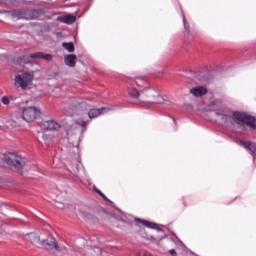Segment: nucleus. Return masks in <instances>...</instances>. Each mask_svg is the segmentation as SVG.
I'll list each match as a JSON object with an SVG mask.
<instances>
[{"label": "nucleus", "instance_id": "21", "mask_svg": "<svg viewBox=\"0 0 256 256\" xmlns=\"http://www.w3.org/2000/svg\"><path fill=\"white\" fill-rule=\"evenodd\" d=\"M182 21H183L185 31H189V24H187V19H185L184 13H182Z\"/></svg>", "mask_w": 256, "mask_h": 256}, {"label": "nucleus", "instance_id": "6", "mask_svg": "<svg viewBox=\"0 0 256 256\" xmlns=\"http://www.w3.org/2000/svg\"><path fill=\"white\" fill-rule=\"evenodd\" d=\"M15 86L20 87V89H27L31 83H33V75L29 72H22L15 76Z\"/></svg>", "mask_w": 256, "mask_h": 256}, {"label": "nucleus", "instance_id": "26", "mask_svg": "<svg viewBox=\"0 0 256 256\" xmlns=\"http://www.w3.org/2000/svg\"><path fill=\"white\" fill-rule=\"evenodd\" d=\"M169 254L172 256H177V251H175V249H171L169 250Z\"/></svg>", "mask_w": 256, "mask_h": 256}, {"label": "nucleus", "instance_id": "18", "mask_svg": "<svg viewBox=\"0 0 256 256\" xmlns=\"http://www.w3.org/2000/svg\"><path fill=\"white\" fill-rule=\"evenodd\" d=\"M128 95L131 97V99H139L141 93H139V90L136 88H128Z\"/></svg>", "mask_w": 256, "mask_h": 256}, {"label": "nucleus", "instance_id": "23", "mask_svg": "<svg viewBox=\"0 0 256 256\" xmlns=\"http://www.w3.org/2000/svg\"><path fill=\"white\" fill-rule=\"evenodd\" d=\"M8 124L11 126V127H19V123H17L15 120H10L8 122Z\"/></svg>", "mask_w": 256, "mask_h": 256}, {"label": "nucleus", "instance_id": "13", "mask_svg": "<svg viewBox=\"0 0 256 256\" xmlns=\"http://www.w3.org/2000/svg\"><path fill=\"white\" fill-rule=\"evenodd\" d=\"M190 93L194 95V97H203V95H207V88L203 86L193 87L190 89Z\"/></svg>", "mask_w": 256, "mask_h": 256}, {"label": "nucleus", "instance_id": "22", "mask_svg": "<svg viewBox=\"0 0 256 256\" xmlns=\"http://www.w3.org/2000/svg\"><path fill=\"white\" fill-rule=\"evenodd\" d=\"M76 125H79L80 127L85 128V127H87V121L79 120L76 122Z\"/></svg>", "mask_w": 256, "mask_h": 256}, {"label": "nucleus", "instance_id": "24", "mask_svg": "<svg viewBox=\"0 0 256 256\" xmlns=\"http://www.w3.org/2000/svg\"><path fill=\"white\" fill-rule=\"evenodd\" d=\"M2 103H3V105H9V97L3 96L2 97Z\"/></svg>", "mask_w": 256, "mask_h": 256}, {"label": "nucleus", "instance_id": "1", "mask_svg": "<svg viewBox=\"0 0 256 256\" xmlns=\"http://www.w3.org/2000/svg\"><path fill=\"white\" fill-rule=\"evenodd\" d=\"M4 161L10 167H14L17 171H21V173L26 172L30 173V175H37V173H39V166L15 152H7L4 155Z\"/></svg>", "mask_w": 256, "mask_h": 256}, {"label": "nucleus", "instance_id": "4", "mask_svg": "<svg viewBox=\"0 0 256 256\" xmlns=\"http://www.w3.org/2000/svg\"><path fill=\"white\" fill-rule=\"evenodd\" d=\"M142 93H146L145 94L146 97H148V99H153V100H150V101L138 100L136 102V105H139V107H144L145 109H149V107H151L152 105H161V101L155 100V99H159L160 97L157 90L146 87L144 88V91H142Z\"/></svg>", "mask_w": 256, "mask_h": 256}, {"label": "nucleus", "instance_id": "9", "mask_svg": "<svg viewBox=\"0 0 256 256\" xmlns=\"http://www.w3.org/2000/svg\"><path fill=\"white\" fill-rule=\"evenodd\" d=\"M214 113L216 117H220L221 121H224V123H231V121H233V115L231 114V111L225 108L214 110Z\"/></svg>", "mask_w": 256, "mask_h": 256}, {"label": "nucleus", "instance_id": "12", "mask_svg": "<svg viewBox=\"0 0 256 256\" xmlns=\"http://www.w3.org/2000/svg\"><path fill=\"white\" fill-rule=\"evenodd\" d=\"M136 223H141L144 225V227H147L148 229H155L156 231H163L161 227H159V224L155 222H150L149 220H143L141 218H135Z\"/></svg>", "mask_w": 256, "mask_h": 256}, {"label": "nucleus", "instance_id": "10", "mask_svg": "<svg viewBox=\"0 0 256 256\" xmlns=\"http://www.w3.org/2000/svg\"><path fill=\"white\" fill-rule=\"evenodd\" d=\"M40 245L47 251H52V249H59L57 239H55L54 236H48L46 240L41 241Z\"/></svg>", "mask_w": 256, "mask_h": 256}, {"label": "nucleus", "instance_id": "5", "mask_svg": "<svg viewBox=\"0 0 256 256\" xmlns=\"http://www.w3.org/2000/svg\"><path fill=\"white\" fill-rule=\"evenodd\" d=\"M232 115L234 119H236V121H239V123H242V125H246V127H249L250 131H256L255 116L239 111H234Z\"/></svg>", "mask_w": 256, "mask_h": 256}, {"label": "nucleus", "instance_id": "15", "mask_svg": "<svg viewBox=\"0 0 256 256\" xmlns=\"http://www.w3.org/2000/svg\"><path fill=\"white\" fill-rule=\"evenodd\" d=\"M57 21H60V23H65L66 25H73L75 21V16L73 15L59 16L57 18Z\"/></svg>", "mask_w": 256, "mask_h": 256}, {"label": "nucleus", "instance_id": "8", "mask_svg": "<svg viewBox=\"0 0 256 256\" xmlns=\"http://www.w3.org/2000/svg\"><path fill=\"white\" fill-rule=\"evenodd\" d=\"M29 59H43L44 61H52L53 55L51 54H45L43 52H34L29 54L28 56H21L19 58V61L21 63H24L25 65L29 64Z\"/></svg>", "mask_w": 256, "mask_h": 256}, {"label": "nucleus", "instance_id": "27", "mask_svg": "<svg viewBox=\"0 0 256 256\" xmlns=\"http://www.w3.org/2000/svg\"><path fill=\"white\" fill-rule=\"evenodd\" d=\"M26 3H33V0H28L26 1Z\"/></svg>", "mask_w": 256, "mask_h": 256}, {"label": "nucleus", "instance_id": "16", "mask_svg": "<svg viewBox=\"0 0 256 256\" xmlns=\"http://www.w3.org/2000/svg\"><path fill=\"white\" fill-rule=\"evenodd\" d=\"M75 59H77V55L75 54H68L64 58L65 65L67 67H75Z\"/></svg>", "mask_w": 256, "mask_h": 256}, {"label": "nucleus", "instance_id": "19", "mask_svg": "<svg viewBox=\"0 0 256 256\" xmlns=\"http://www.w3.org/2000/svg\"><path fill=\"white\" fill-rule=\"evenodd\" d=\"M62 47L68 51V53H73L75 51V45L73 42H64L62 43Z\"/></svg>", "mask_w": 256, "mask_h": 256}, {"label": "nucleus", "instance_id": "3", "mask_svg": "<svg viewBox=\"0 0 256 256\" xmlns=\"http://www.w3.org/2000/svg\"><path fill=\"white\" fill-rule=\"evenodd\" d=\"M74 109H81V111H89L88 117L89 119H95L99 117V115H103L104 111H107V108L102 107L98 109H91V105L87 103V101L83 100L82 98H76L73 102Z\"/></svg>", "mask_w": 256, "mask_h": 256}, {"label": "nucleus", "instance_id": "17", "mask_svg": "<svg viewBox=\"0 0 256 256\" xmlns=\"http://www.w3.org/2000/svg\"><path fill=\"white\" fill-rule=\"evenodd\" d=\"M243 145L249 152H251L253 159H256V145L253 142H245Z\"/></svg>", "mask_w": 256, "mask_h": 256}, {"label": "nucleus", "instance_id": "20", "mask_svg": "<svg viewBox=\"0 0 256 256\" xmlns=\"http://www.w3.org/2000/svg\"><path fill=\"white\" fill-rule=\"evenodd\" d=\"M93 190L95 191V193H97V195L102 197V199H104V201H107V203H113V201H111L109 198H107V196H105V194H103V192H101V190H99L97 187L94 186Z\"/></svg>", "mask_w": 256, "mask_h": 256}, {"label": "nucleus", "instance_id": "2", "mask_svg": "<svg viewBox=\"0 0 256 256\" xmlns=\"http://www.w3.org/2000/svg\"><path fill=\"white\" fill-rule=\"evenodd\" d=\"M45 15V11L43 9H33V8H27V9H21V10H13L12 16L15 19L24 21H41V16Z\"/></svg>", "mask_w": 256, "mask_h": 256}, {"label": "nucleus", "instance_id": "11", "mask_svg": "<svg viewBox=\"0 0 256 256\" xmlns=\"http://www.w3.org/2000/svg\"><path fill=\"white\" fill-rule=\"evenodd\" d=\"M42 125L44 131H57V129H61V124L55 120L44 121Z\"/></svg>", "mask_w": 256, "mask_h": 256}, {"label": "nucleus", "instance_id": "14", "mask_svg": "<svg viewBox=\"0 0 256 256\" xmlns=\"http://www.w3.org/2000/svg\"><path fill=\"white\" fill-rule=\"evenodd\" d=\"M26 239L32 243V245H41V238L37 233L35 232H30L26 235Z\"/></svg>", "mask_w": 256, "mask_h": 256}, {"label": "nucleus", "instance_id": "25", "mask_svg": "<svg viewBox=\"0 0 256 256\" xmlns=\"http://www.w3.org/2000/svg\"><path fill=\"white\" fill-rule=\"evenodd\" d=\"M135 79H136L135 83L136 85H138V87H141V84H139V81H145V79L139 78V77H136Z\"/></svg>", "mask_w": 256, "mask_h": 256}, {"label": "nucleus", "instance_id": "28", "mask_svg": "<svg viewBox=\"0 0 256 256\" xmlns=\"http://www.w3.org/2000/svg\"><path fill=\"white\" fill-rule=\"evenodd\" d=\"M172 120H173V122H174V123H176V120H175V118H174V117H172Z\"/></svg>", "mask_w": 256, "mask_h": 256}, {"label": "nucleus", "instance_id": "7", "mask_svg": "<svg viewBox=\"0 0 256 256\" xmlns=\"http://www.w3.org/2000/svg\"><path fill=\"white\" fill-rule=\"evenodd\" d=\"M41 116V110L35 108V107H26L22 108V117L26 123H33L35 119H39Z\"/></svg>", "mask_w": 256, "mask_h": 256}]
</instances>
